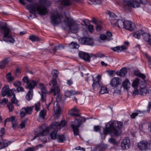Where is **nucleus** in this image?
<instances>
[{
  "label": "nucleus",
  "mask_w": 151,
  "mask_h": 151,
  "mask_svg": "<svg viewBox=\"0 0 151 151\" xmlns=\"http://www.w3.org/2000/svg\"><path fill=\"white\" fill-rule=\"evenodd\" d=\"M123 126V123L122 122L116 121H110L103 128V134L105 135L109 134L111 137H118L122 134L121 129Z\"/></svg>",
  "instance_id": "1"
},
{
  "label": "nucleus",
  "mask_w": 151,
  "mask_h": 151,
  "mask_svg": "<svg viewBox=\"0 0 151 151\" xmlns=\"http://www.w3.org/2000/svg\"><path fill=\"white\" fill-rule=\"evenodd\" d=\"M47 0H39L40 4L34 3L27 5L26 8L29 11L31 14L29 15L30 17L34 18L36 17V15L34 12H37L38 14L42 16L45 15L48 13L47 9L42 5V4H46Z\"/></svg>",
  "instance_id": "2"
},
{
  "label": "nucleus",
  "mask_w": 151,
  "mask_h": 151,
  "mask_svg": "<svg viewBox=\"0 0 151 151\" xmlns=\"http://www.w3.org/2000/svg\"><path fill=\"white\" fill-rule=\"evenodd\" d=\"M66 20H63L65 25L68 27L69 30L73 33H76L78 31L79 26L75 22L72 18L66 17Z\"/></svg>",
  "instance_id": "3"
},
{
  "label": "nucleus",
  "mask_w": 151,
  "mask_h": 151,
  "mask_svg": "<svg viewBox=\"0 0 151 151\" xmlns=\"http://www.w3.org/2000/svg\"><path fill=\"white\" fill-rule=\"evenodd\" d=\"M123 4L130 7H139L141 4H143L146 2V0H122Z\"/></svg>",
  "instance_id": "4"
},
{
  "label": "nucleus",
  "mask_w": 151,
  "mask_h": 151,
  "mask_svg": "<svg viewBox=\"0 0 151 151\" xmlns=\"http://www.w3.org/2000/svg\"><path fill=\"white\" fill-rule=\"evenodd\" d=\"M0 30L1 32H3L4 37H7L8 40H4V41L9 42H10L13 43L15 40L11 36H9V35L11 32V30L7 27L6 26H2L0 27Z\"/></svg>",
  "instance_id": "5"
},
{
  "label": "nucleus",
  "mask_w": 151,
  "mask_h": 151,
  "mask_svg": "<svg viewBox=\"0 0 151 151\" xmlns=\"http://www.w3.org/2000/svg\"><path fill=\"white\" fill-rule=\"evenodd\" d=\"M83 121L79 119H75L74 121L72 122L70 126L72 127L75 135H78L79 134V128L82 123Z\"/></svg>",
  "instance_id": "6"
},
{
  "label": "nucleus",
  "mask_w": 151,
  "mask_h": 151,
  "mask_svg": "<svg viewBox=\"0 0 151 151\" xmlns=\"http://www.w3.org/2000/svg\"><path fill=\"white\" fill-rule=\"evenodd\" d=\"M101 76L98 74L97 77L94 79L92 76V80L93 83L92 85V87L93 89H98L101 86L102 83L101 81Z\"/></svg>",
  "instance_id": "7"
},
{
  "label": "nucleus",
  "mask_w": 151,
  "mask_h": 151,
  "mask_svg": "<svg viewBox=\"0 0 151 151\" xmlns=\"http://www.w3.org/2000/svg\"><path fill=\"white\" fill-rule=\"evenodd\" d=\"M138 148L141 150L146 149H151V142H148L145 140L141 141L138 143Z\"/></svg>",
  "instance_id": "8"
},
{
  "label": "nucleus",
  "mask_w": 151,
  "mask_h": 151,
  "mask_svg": "<svg viewBox=\"0 0 151 151\" xmlns=\"http://www.w3.org/2000/svg\"><path fill=\"white\" fill-rule=\"evenodd\" d=\"M52 88H51L50 92H53L55 91H58L60 90L59 87L57 85V81L56 79H52L49 83Z\"/></svg>",
  "instance_id": "9"
},
{
  "label": "nucleus",
  "mask_w": 151,
  "mask_h": 151,
  "mask_svg": "<svg viewBox=\"0 0 151 151\" xmlns=\"http://www.w3.org/2000/svg\"><path fill=\"white\" fill-rule=\"evenodd\" d=\"M125 21L124 20L121 19L117 20L116 19H112L110 21L112 25H117L119 27L121 28H124V25H125Z\"/></svg>",
  "instance_id": "10"
},
{
  "label": "nucleus",
  "mask_w": 151,
  "mask_h": 151,
  "mask_svg": "<svg viewBox=\"0 0 151 151\" xmlns=\"http://www.w3.org/2000/svg\"><path fill=\"white\" fill-rule=\"evenodd\" d=\"M51 23L54 25L58 24L61 22V19L59 14H53L51 17Z\"/></svg>",
  "instance_id": "11"
},
{
  "label": "nucleus",
  "mask_w": 151,
  "mask_h": 151,
  "mask_svg": "<svg viewBox=\"0 0 151 151\" xmlns=\"http://www.w3.org/2000/svg\"><path fill=\"white\" fill-rule=\"evenodd\" d=\"M66 124V122L64 120H62L60 123L55 122L52 123L50 126L52 129H58L59 127H64Z\"/></svg>",
  "instance_id": "12"
},
{
  "label": "nucleus",
  "mask_w": 151,
  "mask_h": 151,
  "mask_svg": "<svg viewBox=\"0 0 151 151\" xmlns=\"http://www.w3.org/2000/svg\"><path fill=\"white\" fill-rule=\"evenodd\" d=\"M79 41L82 45H92L93 44V41L91 38L85 37L81 38Z\"/></svg>",
  "instance_id": "13"
},
{
  "label": "nucleus",
  "mask_w": 151,
  "mask_h": 151,
  "mask_svg": "<svg viewBox=\"0 0 151 151\" xmlns=\"http://www.w3.org/2000/svg\"><path fill=\"white\" fill-rule=\"evenodd\" d=\"M60 90L58 91H55L52 92L54 96H55L57 94V97L56 99V101L57 104H58L59 105H63L64 104V101L62 99V95L60 93Z\"/></svg>",
  "instance_id": "14"
},
{
  "label": "nucleus",
  "mask_w": 151,
  "mask_h": 151,
  "mask_svg": "<svg viewBox=\"0 0 151 151\" xmlns=\"http://www.w3.org/2000/svg\"><path fill=\"white\" fill-rule=\"evenodd\" d=\"M121 83V80L118 77H114L111 79L110 82V84L113 88L115 87L119 86Z\"/></svg>",
  "instance_id": "15"
},
{
  "label": "nucleus",
  "mask_w": 151,
  "mask_h": 151,
  "mask_svg": "<svg viewBox=\"0 0 151 151\" xmlns=\"http://www.w3.org/2000/svg\"><path fill=\"white\" fill-rule=\"evenodd\" d=\"M124 28L129 31H133L135 28V25L129 21L125 20Z\"/></svg>",
  "instance_id": "16"
},
{
  "label": "nucleus",
  "mask_w": 151,
  "mask_h": 151,
  "mask_svg": "<svg viewBox=\"0 0 151 151\" xmlns=\"http://www.w3.org/2000/svg\"><path fill=\"white\" fill-rule=\"evenodd\" d=\"M1 93L2 96L3 97L7 95L8 97H10L11 96L10 93L9 92V87L8 85H5L3 87Z\"/></svg>",
  "instance_id": "17"
},
{
  "label": "nucleus",
  "mask_w": 151,
  "mask_h": 151,
  "mask_svg": "<svg viewBox=\"0 0 151 151\" xmlns=\"http://www.w3.org/2000/svg\"><path fill=\"white\" fill-rule=\"evenodd\" d=\"M130 141L127 138L123 139L121 143V146L124 150H127L129 146Z\"/></svg>",
  "instance_id": "18"
},
{
  "label": "nucleus",
  "mask_w": 151,
  "mask_h": 151,
  "mask_svg": "<svg viewBox=\"0 0 151 151\" xmlns=\"http://www.w3.org/2000/svg\"><path fill=\"white\" fill-rule=\"evenodd\" d=\"M78 55L80 58L88 62L90 61V56L88 53L82 51L79 52Z\"/></svg>",
  "instance_id": "19"
},
{
  "label": "nucleus",
  "mask_w": 151,
  "mask_h": 151,
  "mask_svg": "<svg viewBox=\"0 0 151 151\" xmlns=\"http://www.w3.org/2000/svg\"><path fill=\"white\" fill-rule=\"evenodd\" d=\"M139 82V78H137L133 82L132 86L134 88V91L133 92V94L135 96L138 94V90L137 88Z\"/></svg>",
  "instance_id": "20"
},
{
  "label": "nucleus",
  "mask_w": 151,
  "mask_h": 151,
  "mask_svg": "<svg viewBox=\"0 0 151 151\" xmlns=\"http://www.w3.org/2000/svg\"><path fill=\"white\" fill-rule=\"evenodd\" d=\"M49 132V130L48 128L47 127H46L44 130L42 129V132H40L38 133L37 135L35 136L33 138L31 139V141L35 139L37 137L46 135L48 134Z\"/></svg>",
  "instance_id": "21"
},
{
  "label": "nucleus",
  "mask_w": 151,
  "mask_h": 151,
  "mask_svg": "<svg viewBox=\"0 0 151 151\" xmlns=\"http://www.w3.org/2000/svg\"><path fill=\"white\" fill-rule=\"evenodd\" d=\"M37 84L38 82L32 80L30 83H29L27 86H26L25 87L26 88L29 89V90L32 91V89L37 85Z\"/></svg>",
  "instance_id": "22"
},
{
  "label": "nucleus",
  "mask_w": 151,
  "mask_h": 151,
  "mask_svg": "<svg viewBox=\"0 0 151 151\" xmlns=\"http://www.w3.org/2000/svg\"><path fill=\"white\" fill-rule=\"evenodd\" d=\"M141 35L143 37V39L148 43L150 39V35L148 33L145 32L143 30H141Z\"/></svg>",
  "instance_id": "23"
},
{
  "label": "nucleus",
  "mask_w": 151,
  "mask_h": 151,
  "mask_svg": "<svg viewBox=\"0 0 151 151\" xmlns=\"http://www.w3.org/2000/svg\"><path fill=\"white\" fill-rule=\"evenodd\" d=\"M127 47L122 45L121 46H117L115 47H111V49L114 52H120L124 50H126L127 49Z\"/></svg>",
  "instance_id": "24"
},
{
  "label": "nucleus",
  "mask_w": 151,
  "mask_h": 151,
  "mask_svg": "<svg viewBox=\"0 0 151 151\" xmlns=\"http://www.w3.org/2000/svg\"><path fill=\"white\" fill-rule=\"evenodd\" d=\"M79 94L81 95L79 92L76 91H66L65 95V97H68L73 95Z\"/></svg>",
  "instance_id": "25"
},
{
  "label": "nucleus",
  "mask_w": 151,
  "mask_h": 151,
  "mask_svg": "<svg viewBox=\"0 0 151 151\" xmlns=\"http://www.w3.org/2000/svg\"><path fill=\"white\" fill-rule=\"evenodd\" d=\"M127 68L126 67L123 68L119 71H117L116 74L121 76H124L127 73Z\"/></svg>",
  "instance_id": "26"
},
{
  "label": "nucleus",
  "mask_w": 151,
  "mask_h": 151,
  "mask_svg": "<svg viewBox=\"0 0 151 151\" xmlns=\"http://www.w3.org/2000/svg\"><path fill=\"white\" fill-rule=\"evenodd\" d=\"M149 93V91L146 88H141L138 91V93L142 96H145Z\"/></svg>",
  "instance_id": "27"
},
{
  "label": "nucleus",
  "mask_w": 151,
  "mask_h": 151,
  "mask_svg": "<svg viewBox=\"0 0 151 151\" xmlns=\"http://www.w3.org/2000/svg\"><path fill=\"white\" fill-rule=\"evenodd\" d=\"M11 142L6 140L0 141V149H2L5 147H7L10 145Z\"/></svg>",
  "instance_id": "28"
},
{
  "label": "nucleus",
  "mask_w": 151,
  "mask_h": 151,
  "mask_svg": "<svg viewBox=\"0 0 151 151\" xmlns=\"http://www.w3.org/2000/svg\"><path fill=\"white\" fill-rule=\"evenodd\" d=\"M8 63L9 60L7 58H6L4 59L0 63V69H2L4 68Z\"/></svg>",
  "instance_id": "29"
},
{
  "label": "nucleus",
  "mask_w": 151,
  "mask_h": 151,
  "mask_svg": "<svg viewBox=\"0 0 151 151\" xmlns=\"http://www.w3.org/2000/svg\"><path fill=\"white\" fill-rule=\"evenodd\" d=\"M129 85L130 83L129 80L127 79H126L122 83L123 87L127 90H128Z\"/></svg>",
  "instance_id": "30"
},
{
  "label": "nucleus",
  "mask_w": 151,
  "mask_h": 151,
  "mask_svg": "<svg viewBox=\"0 0 151 151\" xmlns=\"http://www.w3.org/2000/svg\"><path fill=\"white\" fill-rule=\"evenodd\" d=\"M33 91H31V90H29L27 92L25 96V98L28 101H29L32 99L33 96Z\"/></svg>",
  "instance_id": "31"
},
{
  "label": "nucleus",
  "mask_w": 151,
  "mask_h": 151,
  "mask_svg": "<svg viewBox=\"0 0 151 151\" xmlns=\"http://www.w3.org/2000/svg\"><path fill=\"white\" fill-rule=\"evenodd\" d=\"M54 131L50 133V136L51 138L53 139H55L56 138L58 130L56 129H53Z\"/></svg>",
  "instance_id": "32"
},
{
  "label": "nucleus",
  "mask_w": 151,
  "mask_h": 151,
  "mask_svg": "<svg viewBox=\"0 0 151 151\" xmlns=\"http://www.w3.org/2000/svg\"><path fill=\"white\" fill-rule=\"evenodd\" d=\"M61 48H63L64 47L61 45H55L52 49L53 52V55H54L57 52L58 50H60Z\"/></svg>",
  "instance_id": "33"
},
{
  "label": "nucleus",
  "mask_w": 151,
  "mask_h": 151,
  "mask_svg": "<svg viewBox=\"0 0 151 151\" xmlns=\"http://www.w3.org/2000/svg\"><path fill=\"white\" fill-rule=\"evenodd\" d=\"M141 30L140 29L139 30L134 32L132 33L133 36L138 39H139L140 35H141V33H140L141 32L140 31Z\"/></svg>",
  "instance_id": "34"
},
{
  "label": "nucleus",
  "mask_w": 151,
  "mask_h": 151,
  "mask_svg": "<svg viewBox=\"0 0 151 151\" xmlns=\"http://www.w3.org/2000/svg\"><path fill=\"white\" fill-rule=\"evenodd\" d=\"M33 107V106L27 107H24L25 111L26 112L27 114H31L32 112Z\"/></svg>",
  "instance_id": "35"
},
{
  "label": "nucleus",
  "mask_w": 151,
  "mask_h": 151,
  "mask_svg": "<svg viewBox=\"0 0 151 151\" xmlns=\"http://www.w3.org/2000/svg\"><path fill=\"white\" fill-rule=\"evenodd\" d=\"M100 88L99 93L101 94L106 93L108 92L107 88L105 86H103L102 84Z\"/></svg>",
  "instance_id": "36"
},
{
  "label": "nucleus",
  "mask_w": 151,
  "mask_h": 151,
  "mask_svg": "<svg viewBox=\"0 0 151 151\" xmlns=\"http://www.w3.org/2000/svg\"><path fill=\"white\" fill-rule=\"evenodd\" d=\"M69 47L71 49L78 48L79 45L76 42H73L69 45Z\"/></svg>",
  "instance_id": "37"
},
{
  "label": "nucleus",
  "mask_w": 151,
  "mask_h": 151,
  "mask_svg": "<svg viewBox=\"0 0 151 151\" xmlns=\"http://www.w3.org/2000/svg\"><path fill=\"white\" fill-rule=\"evenodd\" d=\"M29 39L33 42L38 41L40 40L39 38L35 35L30 36L29 37Z\"/></svg>",
  "instance_id": "38"
},
{
  "label": "nucleus",
  "mask_w": 151,
  "mask_h": 151,
  "mask_svg": "<svg viewBox=\"0 0 151 151\" xmlns=\"http://www.w3.org/2000/svg\"><path fill=\"white\" fill-rule=\"evenodd\" d=\"M57 141L59 142H63L65 140V137L63 136L58 135L57 136Z\"/></svg>",
  "instance_id": "39"
},
{
  "label": "nucleus",
  "mask_w": 151,
  "mask_h": 151,
  "mask_svg": "<svg viewBox=\"0 0 151 151\" xmlns=\"http://www.w3.org/2000/svg\"><path fill=\"white\" fill-rule=\"evenodd\" d=\"M114 89H116L114 90V93H116L117 94H120L121 92V89L122 86L120 85L117 87L113 88Z\"/></svg>",
  "instance_id": "40"
},
{
  "label": "nucleus",
  "mask_w": 151,
  "mask_h": 151,
  "mask_svg": "<svg viewBox=\"0 0 151 151\" xmlns=\"http://www.w3.org/2000/svg\"><path fill=\"white\" fill-rule=\"evenodd\" d=\"M39 85L40 86L41 89V90L42 94H46L47 92L46 90L45 87L44 85L42 83H40Z\"/></svg>",
  "instance_id": "41"
},
{
  "label": "nucleus",
  "mask_w": 151,
  "mask_h": 151,
  "mask_svg": "<svg viewBox=\"0 0 151 151\" xmlns=\"http://www.w3.org/2000/svg\"><path fill=\"white\" fill-rule=\"evenodd\" d=\"M46 114V111L44 109L41 110L39 113V116L44 119H45Z\"/></svg>",
  "instance_id": "42"
},
{
  "label": "nucleus",
  "mask_w": 151,
  "mask_h": 151,
  "mask_svg": "<svg viewBox=\"0 0 151 151\" xmlns=\"http://www.w3.org/2000/svg\"><path fill=\"white\" fill-rule=\"evenodd\" d=\"M70 115L71 116H74V117L76 116H78L79 118H82L84 119V122H85L86 120V119L85 117H82L80 114H78L77 113H70Z\"/></svg>",
  "instance_id": "43"
},
{
  "label": "nucleus",
  "mask_w": 151,
  "mask_h": 151,
  "mask_svg": "<svg viewBox=\"0 0 151 151\" xmlns=\"http://www.w3.org/2000/svg\"><path fill=\"white\" fill-rule=\"evenodd\" d=\"M12 95L13 96L11 100L12 103L15 104L17 105L18 103V101L16 98L15 94L14 93H13Z\"/></svg>",
  "instance_id": "44"
},
{
  "label": "nucleus",
  "mask_w": 151,
  "mask_h": 151,
  "mask_svg": "<svg viewBox=\"0 0 151 151\" xmlns=\"http://www.w3.org/2000/svg\"><path fill=\"white\" fill-rule=\"evenodd\" d=\"M100 38L102 40H106L109 41L112 39H109L108 38V37L104 34H102L100 35Z\"/></svg>",
  "instance_id": "45"
},
{
  "label": "nucleus",
  "mask_w": 151,
  "mask_h": 151,
  "mask_svg": "<svg viewBox=\"0 0 151 151\" xmlns=\"http://www.w3.org/2000/svg\"><path fill=\"white\" fill-rule=\"evenodd\" d=\"M109 141L110 143L114 145H116L117 144V142L116 141L115 139L112 137L109 139Z\"/></svg>",
  "instance_id": "46"
},
{
  "label": "nucleus",
  "mask_w": 151,
  "mask_h": 151,
  "mask_svg": "<svg viewBox=\"0 0 151 151\" xmlns=\"http://www.w3.org/2000/svg\"><path fill=\"white\" fill-rule=\"evenodd\" d=\"M58 104H57V106L56 107V109H55V107L54 106V111L55 114H60V108L59 106H58Z\"/></svg>",
  "instance_id": "47"
},
{
  "label": "nucleus",
  "mask_w": 151,
  "mask_h": 151,
  "mask_svg": "<svg viewBox=\"0 0 151 151\" xmlns=\"http://www.w3.org/2000/svg\"><path fill=\"white\" fill-rule=\"evenodd\" d=\"M10 112L12 111L14 109L13 105L12 103L9 102L7 105Z\"/></svg>",
  "instance_id": "48"
},
{
  "label": "nucleus",
  "mask_w": 151,
  "mask_h": 151,
  "mask_svg": "<svg viewBox=\"0 0 151 151\" xmlns=\"http://www.w3.org/2000/svg\"><path fill=\"white\" fill-rule=\"evenodd\" d=\"M26 114V112L24 108V107L22 108L20 110V115L21 118H22L25 116Z\"/></svg>",
  "instance_id": "49"
},
{
  "label": "nucleus",
  "mask_w": 151,
  "mask_h": 151,
  "mask_svg": "<svg viewBox=\"0 0 151 151\" xmlns=\"http://www.w3.org/2000/svg\"><path fill=\"white\" fill-rule=\"evenodd\" d=\"M8 100L7 99L4 98L2 100H0V104L2 105H5L8 102Z\"/></svg>",
  "instance_id": "50"
},
{
  "label": "nucleus",
  "mask_w": 151,
  "mask_h": 151,
  "mask_svg": "<svg viewBox=\"0 0 151 151\" xmlns=\"http://www.w3.org/2000/svg\"><path fill=\"white\" fill-rule=\"evenodd\" d=\"M27 119H25L23 120L21 122V123L20 124L21 129H22L25 127V124L27 122Z\"/></svg>",
  "instance_id": "51"
},
{
  "label": "nucleus",
  "mask_w": 151,
  "mask_h": 151,
  "mask_svg": "<svg viewBox=\"0 0 151 151\" xmlns=\"http://www.w3.org/2000/svg\"><path fill=\"white\" fill-rule=\"evenodd\" d=\"M35 109L37 111H38L40 110V103L39 102H37L35 104Z\"/></svg>",
  "instance_id": "52"
},
{
  "label": "nucleus",
  "mask_w": 151,
  "mask_h": 151,
  "mask_svg": "<svg viewBox=\"0 0 151 151\" xmlns=\"http://www.w3.org/2000/svg\"><path fill=\"white\" fill-rule=\"evenodd\" d=\"M54 71H56V73L54 72V74H52V79H56L58 77V74H57V72H58V70H54Z\"/></svg>",
  "instance_id": "53"
},
{
  "label": "nucleus",
  "mask_w": 151,
  "mask_h": 151,
  "mask_svg": "<svg viewBox=\"0 0 151 151\" xmlns=\"http://www.w3.org/2000/svg\"><path fill=\"white\" fill-rule=\"evenodd\" d=\"M101 151H104L105 150L107 149L108 145H106L103 144L101 146H100Z\"/></svg>",
  "instance_id": "54"
},
{
  "label": "nucleus",
  "mask_w": 151,
  "mask_h": 151,
  "mask_svg": "<svg viewBox=\"0 0 151 151\" xmlns=\"http://www.w3.org/2000/svg\"><path fill=\"white\" fill-rule=\"evenodd\" d=\"M104 57H106L104 54L101 52H98L95 55V57L96 58L99 57L101 58Z\"/></svg>",
  "instance_id": "55"
},
{
  "label": "nucleus",
  "mask_w": 151,
  "mask_h": 151,
  "mask_svg": "<svg viewBox=\"0 0 151 151\" xmlns=\"http://www.w3.org/2000/svg\"><path fill=\"white\" fill-rule=\"evenodd\" d=\"M15 116H12L9 118H7V119H7L8 121L11 122V123H12L15 121Z\"/></svg>",
  "instance_id": "56"
},
{
  "label": "nucleus",
  "mask_w": 151,
  "mask_h": 151,
  "mask_svg": "<svg viewBox=\"0 0 151 151\" xmlns=\"http://www.w3.org/2000/svg\"><path fill=\"white\" fill-rule=\"evenodd\" d=\"M107 14L109 15L110 17H116V16L114 13L108 11H107Z\"/></svg>",
  "instance_id": "57"
},
{
  "label": "nucleus",
  "mask_w": 151,
  "mask_h": 151,
  "mask_svg": "<svg viewBox=\"0 0 151 151\" xmlns=\"http://www.w3.org/2000/svg\"><path fill=\"white\" fill-rule=\"evenodd\" d=\"M23 81L27 84H28L29 83V81L28 80V78L27 76H24L22 79Z\"/></svg>",
  "instance_id": "58"
},
{
  "label": "nucleus",
  "mask_w": 151,
  "mask_h": 151,
  "mask_svg": "<svg viewBox=\"0 0 151 151\" xmlns=\"http://www.w3.org/2000/svg\"><path fill=\"white\" fill-rule=\"evenodd\" d=\"M101 128V127L99 126H95L94 127V131L96 132H97L98 131H100Z\"/></svg>",
  "instance_id": "59"
},
{
  "label": "nucleus",
  "mask_w": 151,
  "mask_h": 151,
  "mask_svg": "<svg viewBox=\"0 0 151 151\" xmlns=\"http://www.w3.org/2000/svg\"><path fill=\"white\" fill-rule=\"evenodd\" d=\"M102 0H91V1L93 2L92 1H93V4H101L102 1Z\"/></svg>",
  "instance_id": "60"
},
{
  "label": "nucleus",
  "mask_w": 151,
  "mask_h": 151,
  "mask_svg": "<svg viewBox=\"0 0 151 151\" xmlns=\"http://www.w3.org/2000/svg\"><path fill=\"white\" fill-rule=\"evenodd\" d=\"M88 30L90 32H92L93 31V27L92 25H89L88 27Z\"/></svg>",
  "instance_id": "61"
},
{
  "label": "nucleus",
  "mask_w": 151,
  "mask_h": 151,
  "mask_svg": "<svg viewBox=\"0 0 151 151\" xmlns=\"http://www.w3.org/2000/svg\"><path fill=\"white\" fill-rule=\"evenodd\" d=\"M16 90L17 91V92H19L20 91L23 92L24 91V88L22 86H20L18 87Z\"/></svg>",
  "instance_id": "62"
},
{
  "label": "nucleus",
  "mask_w": 151,
  "mask_h": 151,
  "mask_svg": "<svg viewBox=\"0 0 151 151\" xmlns=\"http://www.w3.org/2000/svg\"><path fill=\"white\" fill-rule=\"evenodd\" d=\"M37 149H38V148L35 147H29L26 149V151H34Z\"/></svg>",
  "instance_id": "63"
},
{
  "label": "nucleus",
  "mask_w": 151,
  "mask_h": 151,
  "mask_svg": "<svg viewBox=\"0 0 151 151\" xmlns=\"http://www.w3.org/2000/svg\"><path fill=\"white\" fill-rule=\"evenodd\" d=\"M14 85L16 87H18L21 85V83L19 81H17L14 82Z\"/></svg>",
  "instance_id": "64"
}]
</instances>
